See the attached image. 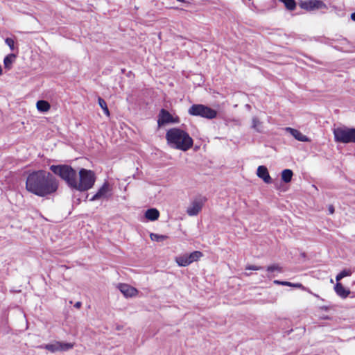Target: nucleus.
Instances as JSON below:
<instances>
[{
  "instance_id": "30",
  "label": "nucleus",
  "mask_w": 355,
  "mask_h": 355,
  "mask_svg": "<svg viewBox=\"0 0 355 355\" xmlns=\"http://www.w3.org/2000/svg\"><path fill=\"white\" fill-rule=\"evenodd\" d=\"M261 269V267L252 265H249L245 267V270H259Z\"/></svg>"
},
{
  "instance_id": "18",
  "label": "nucleus",
  "mask_w": 355,
  "mask_h": 355,
  "mask_svg": "<svg viewBox=\"0 0 355 355\" xmlns=\"http://www.w3.org/2000/svg\"><path fill=\"white\" fill-rule=\"evenodd\" d=\"M146 218L151 221L156 220L159 216V212L157 209L152 208L148 209L145 213Z\"/></svg>"
},
{
  "instance_id": "37",
  "label": "nucleus",
  "mask_w": 355,
  "mask_h": 355,
  "mask_svg": "<svg viewBox=\"0 0 355 355\" xmlns=\"http://www.w3.org/2000/svg\"><path fill=\"white\" fill-rule=\"evenodd\" d=\"M330 282H331V283H333V282H334V281H333V279H332L330 280Z\"/></svg>"
},
{
  "instance_id": "17",
  "label": "nucleus",
  "mask_w": 355,
  "mask_h": 355,
  "mask_svg": "<svg viewBox=\"0 0 355 355\" xmlns=\"http://www.w3.org/2000/svg\"><path fill=\"white\" fill-rule=\"evenodd\" d=\"M36 107L40 112H47L51 108V105L46 101L40 100L36 103Z\"/></svg>"
},
{
  "instance_id": "19",
  "label": "nucleus",
  "mask_w": 355,
  "mask_h": 355,
  "mask_svg": "<svg viewBox=\"0 0 355 355\" xmlns=\"http://www.w3.org/2000/svg\"><path fill=\"white\" fill-rule=\"evenodd\" d=\"M293 171L290 169H284L282 172V180L288 183L291 181L293 177Z\"/></svg>"
},
{
  "instance_id": "36",
  "label": "nucleus",
  "mask_w": 355,
  "mask_h": 355,
  "mask_svg": "<svg viewBox=\"0 0 355 355\" xmlns=\"http://www.w3.org/2000/svg\"><path fill=\"white\" fill-rule=\"evenodd\" d=\"M178 1L182 2L183 0H177Z\"/></svg>"
},
{
  "instance_id": "26",
  "label": "nucleus",
  "mask_w": 355,
  "mask_h": 355,
  "mask_svg": "<svg viewBox=\"0 0 355 355\" xmlns=\"http://www.w3.org/2000/svg\"><path fill=\"white\" fill-rule=\"evenodd\" d=\"M252 127L258 132H261V123L257 117L252 118Z\"/></svg>"
},
{
  "instance_id": "12",
  "label": "nucleus",
  "mask_w": 355,
  "mask_h": 355,
  "mask_svg": "<svg viewBox=\"0 0 355 355\" xmlns=\"http://www.w3.org/2000/svg\"><path fill=\"white\" fill-rule=\"evenodd\" d=\"M177 122H178V120L174 119L172 115L168 111L164 109L161 110L157 120V123L159 126H162L166 123Z\"/></svg>"
},
{
  "instance_id": "27",
  "label": "nucleus",
  "mask_w": 355,
  "mask_h": 355,
  "mask_svg": "<svg viewBox=\"0 0 355 355\" xmlns=\"http://www.w3.org/2000/svg\"><path fill=\"white\" fill-rule=\"evenodd\" d=\"M289 284L290 285H287L288 286H291V287H294V288H300L303 291H308L309 293H311L310 291L305 288L302 284L300 283H291V282H289Z\"/></svg>"
},
{
  "instance_id": "13",
  "label": "nucleus",
  "mask_w": 355,
  "mask_h": 355,
  "mask_svg": "<svg viewBox=\"0 0 355 355\" xmlns=\"http://www.w3.org/2000/svg\"><path fill=\"white\" fill-rule=\"evenodd\" d=\"M257 175L267 184L271 183L272 182L268 168L265 166H259L257 168Z\"/></svg>"
},
{
  "instance_id": "11",
  "label": "nucleus",
  "mask_w": 355,
  "mask_h": 355,
  "mask_svg": "<svg viewBox=\"0 0 355 355\" xmlns=\"http://www.w3.org/2000/svg\"><path fill=\"white\" fill-rule=\"evenodd\" d=\"M205 200L202 199H196L192 201L190 205L187 209V213L190 216L198 215L201 211Z\"/></svg>"
},
{
  "instance_id": "14",
  "label": "nucleus",
  "mask_w": 355,
  "mask_h": 355,
  "mask_svg": "<svg viewBox=\"0 0 355 355\" xmlns=\"http://www.w3.org/2000/svg\"><path fill=\"white\" fill-rule=\"evenodd\" d=\"M285 130L290 133L295 139L300 141H309V138L303 135L300 131L298 130L287 127L285 128Z\"/></svg>"
},
{
  "instance_id": "25",
  "label": "nucleus",
  "mask_w": 355,
  "mask_h": 355,
  "mask_svg": "<svg viewBox=\"0 0 355 355\" xmlns=\"http://www.w3.org/2000/svg\"><path fill=\"white\" fill-rule=\"evenodd\" d=\"M98 104L100 107L103 110L104 113L109 116H110V111L108 110V107L107 106L106 102L101 97L98 99Z\"/></svg>"
},
{
  "instance_id": "32",
  "label": "nucleus",
  "mask_w": 355,
  "mask_h": 355,
  "mask_svg": "<svg viewBox=\"0 0 355 355\" xmlns=\"http://www.w3.org/2000/svg\"><path fill=\"white\" fill-rule=\"evenodd\" d=\"M329 211L331 214H334V208L332 205L329 206Z\"/></svg>"
},
{
  "instance_id": "6",
  "label": "nucleus",
  "mask_w": 355,
  "mask_h": 355,
  "mask_svg": "<svg viewBox=\"0 0 355 355\" xmlns=\"http://www.w3.org/2000/svg\"><path fill=\"white\" fill-rule=\"evenodd\" d=\"M190 115L200 116L208 119H215L217 112L209 107L202 104H195L190 107L188 110Z\"/></svg>"
},
{
  "instance_id": "15",
  "label": "nucleus",
  "mask_w": 355,
  "mask_h": 355,
  "mask_svg": "<svg viewBox=\"0 0 355 355\" xmlns=\"http://www.w3.org/2000/svg\"><path fill=\"white\" fill-rule=\"evenodd\" d=\"M334 290L336 294L343 298H346L350 293L349 291L344 288V286L338 282L336 284Z\"/></svg>"
},
{
  "instance_id": "35",
  "label": "nucleus",
  "mask_w": 355,
  "mask_h": 355,
  "mask_svg": "<svg viewBox=\"0 0 355 355\" xmlns=\"http://www.w3.org/2000/svg\"><path fill=\"white\" fill-rule=\"evenodd\" d=\"M2 73H3V70H2L1 67L0 66V76H1Z\"/></svg>"
},
{
  "instance_id": "8",
  "label": "nucleus",
  "mask_w": 355,
  "mask_h": 355,
  "mask_svg": "<svg viewBox=\"0 0 355 355\" xmlns=\"http://www.w3.org/2000/svg\"><path fill=\"white\" fill-rule=\"evenodd\" d=\"M300 7L306 11H313L327 8L326 4L321 0L301 1L299 3Z\"/></svg>"
},
{
  "instance_id": "3",
  "label": "nucleus",
  "mask_w": 355,
  "mask_h": 355,
  "mask_svg": "<svg viewBox=\"0 0 355 355\" xmlns=\"http://www.w3.org/2000/svg\"><path fill=\"white\" fill-rule=\"evenodd\" d=\"M95 182L96 175L92 171L81 168L78 173V178H75L71 188L79 191H85L92 189Z\"/></svg>"
},
{
  "instance_id": "34",
  "label": "nucleus",
  "mask_w": 355,
  "mask_h": 355,
  "mask_svg": "<svg viewBox=\"0 0 355 355\" xmlns=\"http://www.w3.org/2000/svg\"><path fill=\"white\" fill-rule=\"evenodd\" d=\"M80 305H81V303L80 302H78L76 303L75 307L79 308V307H80Z\"/></svg>"
},
{
  "instance_id": "22",
  "label": "nucleus",
  "mask_w": 355,
  "mask_h": 355,
  "mask_svg": "<svg viewBox=\"0 0 355 355\" xmlns=\"http://www.w3.org/2000/svg\"><path fill=\"white\" fill-rule=\"evenodd\" d=\"M352 274V270L351 269H344L339 274H338L336 277V280L339 282L343 278L345 277L351 276Z\"/></svg>"
},
{
  "instance_id": "21",
  "label": "nucleus",
  "mask_w": 355,
  "mask_h": 355,
  "mask_svg": "<svg viewBox=\"0 0 355 355\" xmlns=\"http://www.w3.org/2000/svg\"><path fill=\"white\" fill-rule=\"evenodd\" d=\"M284 3L285 8L291 11H293L296 8V2L295 0H279Z\"/></svg>"
},
{
  "instance_id": "9",
  "label": "nucleus",
  "mask_w": 355,
  "mask_h": 355,
  "mask_svg": "<svg viewBox=\"0 0 355 355\" xmlns=\"http://www.w3.org/2000/svg\"><path fill=\"white\" fill-rule=\"evenodd\" d=\"M112 195V187L109 183L105 182L89 200L96 201L101 199H108Z\"/></svg>"
},
{
  "instance_id": "2",
  "label": "nucleus",
  "mask_w": 355,
  "mask_h": 355,
  "mask_svg": "<svg viewBox=\"0 0 355 355\" xmlns=\"http://www.w3.org/2000/svg\"><path fill=\"white\" fill-rule=\"evenodd\" d=\"M167 144L173 149L187 151L193 145V140L188 132L182 129L173 128L166 133Z\"/></svg>"
},
{
  "instance_id": "29",
  "label": "nucleus",
  "mask_w": 355,
  "mask_h": 355,
  "mask_svg": "<svg viewBox=\"0 0 355 355\" xmlns=\"http://www.w3.org/2000/svg\"><path fill=\"white\" fill-rule=\"evenodd\" d=\"M5 42L6 43V44L8 46H9V47L10 48L11 50L14 49L15 42H14V40L12 39H11V38H6Z\"/></svg>"
},
{
  "instance_id": "4",
  "label": "nucleus",
  "mask_w": 355,
  "mask_h": 355,
  "mask_svg": "<svg viewBox=\"0 0 355 355\" xmlns=\"http://www.w3.org/2000/svg\"><path fill=\"white\" fill-rule=\"evenodd\" d=\"M51 171L63 179L71 188L73 186L76 172L70 166L68 165H52L50 166Z\"/></svg>"
},
{
  "instance_id": "1",
  "label": "nucleus",
  "mask_w": 355,
  "mask_h": 355,
  "mask_svg": "<svg viewBox=\"0 0 355 355\" xmlns=\"http://www.w3.org/2000/svg\"><path fill=\"white\" fill-rule=\"evenodd\" d=\"M58 182L50 173L44 170L30 173L26 180V189L37 196L44 197L55 193Z\"/></svg>"
},
{
  "instance_id": "10",
  "label": "nucleus",
  "mask_w": 355,
  "mask_h": 355,
  "mask_svg": "<svg viewBox=\"0 0 355 355\" xmlns=\"http://www.w3.org/2000/svg\"><path fill=\"white\" fill-rule=\"evenodd\" d=\"M116 288L126 298L135 297L139 294V291L136 288L128 284L119 283L116 285Z\"/></svg>"
},
{
  "instance_id": "31",
  "label": "nucleus",
  "mask_w": 355,
  "mask_h": 355,
  "mask_svg": "<svg viewBox=\"0 0 355 355\" xmlns=\"http://www.w3.org/2000/svg\"><path fill=\"white\" fill-rule=\"evenodd\" d=\"M273 282L275 284H277V285H282V286L290 285L289 282L275 280Z\"/></svg>"
},
{
  "instance_id": "20",
  "label": "nucleus",
  "mask_w": 355,
  "mask_h": 355,
  "mask_svg": "<svg viewBox=\"0 0 355 355\" xmlns=\"http://www.w3.org/2000/svg\"><path fill=\"white\" fill-rule=\"evenodd\" d=\"M15 55L14 54H9L3 60L4 67L7 69H10L12 63L15 61Z\"/></svg>"
},
{
  "instance_id": "16",
  "label": "nucleus",
  "mask_w": 355,
  "mask_h": 355,
  "mask_svg": "<svg viewBox=\"0 0 355 355\" xmlns=\"http://www.w3.org/2000/svg\"><path fill=\"white\" fill-rule=\"evenodd\" d=\"M175 260L177 264L181 267H185L191 263L187 254L175 257Z\"/></svg>"
},
{
  "instance_id": "5",
  "label": "nucleus",
  "mask_w": 355,
  "mask_h": 355,
  "mask_svg": "<svg viewBox=\"0 0 355 355\" xmlns=\"http://www.w3.org/2000/svg\"><path fill=\"white\" fill-rule=\"evenodd\" d=\"M335 141L340 143H355V128L338 127L334 130Z\"/></svg>"
},
{
  "instance_id": "24",
  "label": "nucleus",
  "mask_w": 355,
  "mask_h": 355,
  "mask_svg": "<svg viewBox=\"0 0 355 355\" xmlns=\"http://www.w3.org/2000/svg\"><path fill=\"white\" fill-rule=\"evenodd\" d=\"M150 238L153 241L162 242L168 239V236L166 235L157 234L155 233L150 234Z\"/></svg>"
},
{
  "instance_id": "28",
  "label": "nucleus",
  "mask_w": 355,
  "mask_h": 355,
  "mask_svg": "<svg viewBox=\"0 0 355 355\" xmlns=\"http://www.w3.org/2000/svg\"><path fill=\"white\" fill-rule=\"evenodd\" d=\"M268 272L281 271V268L278 265H272L267 268Z\"/></svg>"
},
{
  "instance_id": "7",
  "label": "nucleus",
  "mask_w": 355,
  "mask_h": 355,
  "mask_svg": "<svg viewBox=\"0 0 355 355\" xmlns=\"http://www.w3.org/2000/svg\"><path fill=\"white\" fill-rule=\"evenodd\" d=\"M74 346L73 343H62L59 341H55L51 343L46 344L44 345H42L40 348H44L46 350L55 353L57 352H64L67 351L72 349Z\"/></svg>"
},
{
  "instance_id": "23",
  "label": "nucleus",
  "mask_w": 355,
  "mask_h": 355,
  "mask_svg": "<svg viewBox=\"0 0 355 355\" xmlns=\"http://www.w3.org/2000/svg\"><path fill=\"white\" fill-rule=\"evenodd\" d=\"M188 257L191 263H193L198 261L202 257V253L200 251H194L188 254Z\"/></svg>"
},
{
  "instance_id": "33",
  "label": "nucleus",
  "mask_w": 355,
  "mask_h": 355,
  "mask_svg": "<svg viewBox=\"0 0 355 355\" xmlns=\"http://www.w3.org/2000/svg\"><path fill=\"white\" fill-rule=\"evenodd\" d=\"M351 19L352 20L354 21H355V12H353L352 15H351Z\"/></svg>"
}]
</instances>
